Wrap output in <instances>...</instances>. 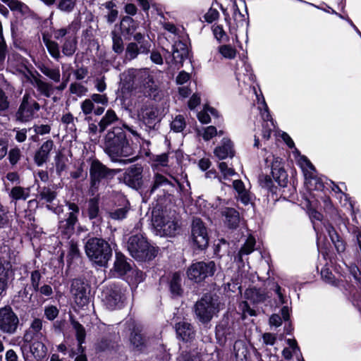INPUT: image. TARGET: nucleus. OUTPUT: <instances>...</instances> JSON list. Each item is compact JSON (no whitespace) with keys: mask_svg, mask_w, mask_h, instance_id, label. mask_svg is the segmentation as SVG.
Returning a JSON list of instances; mask_svg holds the SVG:
<instances>
[{"mask_svg":"<svg viewBox=\"0 0 361 361\" xmlns=\"http://www.w3.org/2000/svg\"><path fill=\"white\" fill-rule=\"evenodd\" d=\"M103 149L112 162L127 164L133 161V159H121L128 157L133 153L126 134L121 127L115 126L107 131L104 137Z\"/></svg>","mask_w":361,"mask_h":361,"instance_id":"nucleus-1","label":"nucleus"},{"mask_svg":"<svg viewBox=\"0 0 361 361\" xmlns=\"http://www.w3.org/2000/svg\"><path fill=\"white\" fill-rule=\"evenodd\" d=\"M271 175L260 174L258 178L259 185L267 202H276L279 200V187L285 188L288 183V173L281 163L279 157H273L271 163Z\"/></svg>","mask_w":361,"mask_h":361,"instance_id":"nucleus-2","label":"nucleus"},{"mask_svg":"<svg viewBox=\"0 0 361 361\" xmlns=\"http://www.w3.org/2000/svg\"><path fill=\"white\" fill-rule=\"evenodd\" d=\"M85 251L91 262L99 267H106L112 257V248L106 240L92 237L85 244Z\"/></svg>","mask_w":361,"mask_h":361,"instance_id":"nucleus-3","label":"nucleus"},{"mask_svg":"<svg viewBox=\"0 0 361 361\" xmlns=\"http://www.w3.org/2000/svg\"><path fill=\"white\" fill-rule=\"evenodd\" d=\"M127 249L134 259L140 262L152 260L157 255L156 249L141 234L133 235L129 238Z\"/></svg>","mask_w":361,"mask_h":361,"instance_id":"nucleus-4","label":"nucleus"},{"mask_svg":"<svg viewBox=\"0 0 361 361\" xmlns=\"http://www.w3.org/2000/svg\"><path fill=\"white\" fill-rule=\"evenodd\" d=\"M68 211L62 212L59 216L58 231L63 238L69 239L75 232V226L78 222L80 209L74 202H66Z\"/></svg>","mask_w":361,"mask_h":361,"instance_id":"nucleus-5","label":"nucleus"},{"mask_svg":"<svg viewBox=\"0 0 361 361\" xmlns=\"http://www.w3.org/2000/svg\"><path fill=\"white\" fill-rule=\"evenodd\" d=\"M90 179L92 188H97L102 183L112 179L119 169L108 168L97 159H90Z\"/></svg>","mask_w":361,"mask_h":361,"instance_id":"nucleus-6","label":"nucleus"},{"mask_svg":"<svg viewBox=\"0 0 361 361\" xmlns=\"http://www.w3.org/2000/svg\"><path fill=\"white\" fill-rule=\"evenodd\" d=\"M39 109V104L29 93L26 92L15 114V120L20 123L29 122L35 118V114Z\"/></svg>","mask_w":361,"mask_h":361,"instance_id":"nucleus-7","label":"nucleus"},{"mask_svg":"<svg viewBox=\"0 0 361 361\" xmlns=\"http://www.w3.org/2000/svg\"><path fill=\"white\" fill-rule=\"evenodd\" d=\"M142 172L143 167L140 164H134L126 169L123 179L126 185L144 194L147 179Z\"/></svg>","mask_w":361,"mask_h":361,"instance_id":"nucleus-8","label":"nucleus"},{"mask_svg":"<svg viewBox=\"0 0 361 361\" xmlns=\"http://www.w3.org/2000/svg\"><path fill=\"white\" fill-rule=\"evenodd\" d=\"M197 317L203 323L209 322L213 315L218 312V304L210 294H205L195 305Z\"/></svg>","mask_w":361,"mask_h":361,"instance_id":"nucleus-9","label":"nucleus"},{"mask_svg":"<svg viewBox=\"0 0 361 361\" xmlns=\"http://www.w3.org/2000/svg\"><path fill=\"white\" fill-rule=\"evenodd\" d=\"M20 326V319L11 307L0 308V332L6 335L16 334Z\"/></svg>","mask_w":361,"mask_h":361,"instance_id":"nucleus-10","label":"nucleus"},{"mask_svg":"<svg viewBox=\"0 0 361 361\" xmlns=\"http://www.w3.org/2000/svg\"><path fill=\"white\" fill-rule=\"evenodd\" d=\"M305 183L310 190L324 192L325 195L324 202L326 203L330 202L329 197H326L325 190H331L335 192H342L341 189L334 181L326 177L322 178L314 176L312 173H305Z\"/></svg>","mask_w":361,"mask_h":361,"instance_id":"nucleus-11","label":"nucleus"},{"mask_svg":"<svg viewBox=\"0 0 361 361\" xmlns=\"http://www.w3.org/2000/svg\"><path fill=\"white\" fill-rule=\"evenodd\" d=\"M214 271L215 263L214 262H198L190 265L187 270V275L189 279L199 283L207 277L212 276Z\"/></svg>","mask_w":361,"mask_h":361,"instance_id":"nucleus-12","label":"nucleus"},{"mask_svg":"<svg viewBox=\"0 0 361 361\" xmlns=\"http://www.w3.org/2000/svg\"><path fill=\"white\" fill-rule=\"evenodd\" d=\"M191 238L193 245L199 250H204L209 245L207 229L200 218H195L192 220Z\"/></svg>","mask_w":361,"mask_h":361,"instance_id":"nucleus-13","label":"nucleus"},{"mask_svg":"<svg viewBox=\"0 0 361 361\" xmlns=\"http://www.w3.org/2000/svg\"><path fill=\"white\" fill-rule=\"evenodd\" d=\"M24 361H44L47 349L41 341H35L30 346L23 344L20 347Z\"/></svg>","mask_w":361,"mask_h":361,"instance_id":"nucleus-14","label":"nucleus"},{"mask_svg":"<svg viewBox=\"0 0 361 361\" xmlns=\"http://www.w3.org/2000/svg\"><path fill=\"white\" fill-rule=\"evenodd\" d=\"M71 292L78 305L83 307L88 303L90 288L87 281L84 279H73L71 283Z\"/></svg>","mask_w":361,"mask_h":361,"instance_id":"nucleus-15","label":"nucleus"},{"mask_svg":"<svg viewBox=\"0 0 361 361\" xmlns=\"http://www.w3.org/2000/svg\"><path fill=\"white\" fill-rule=\"evenodd\" d=\"M102 300L109 310L121 308L123 302L121 289L116 286L107 287L102 293Z\"/></svg>","mask_w":361,"mask_h":361,"instance_id":"nucleus-16","label":"nucleus"},{"mask_svg":"<svg viewBox=\"0 0 361 361\" xmlns=\"http://www.w3.org/2000/svg\"><path fill=\"white\" fill-rule=\"evenodd\" d=\"M127 327L130 331V343L137 350H143L147 345V338L142 334V326L137 324L133 320H129L126 323Z\"/></svg>","mask_w":361,"mask_h":361,"instance_id":"nucleus-17","label":"nucleus"},{"mask_svg":"<svg viewBox=\"0 0 361 361\" xmlns=\"http://www.w3.org/2000/svg\"><path fill=\"white\" fill-rule=\"evenodd\" d=\"M240 216L239 212L234 208L227 207V238L228 236L229 230L234 232V239L239 241L243 237V233L238 229L240 223Z\"/></svg>","mask_w":361,"mask_h":361,"instance_id":"nucleus-18","label":"nucleus"},{"mask_svg":"<svg viewBox=\"0 0 361 361\" xmlns=\"http://www.w3.org/2000/svg\"><path fill=\"white\" fill-rule=\"evenodd\" d=\"M163 188L164 190H169V188H175V185L166 178L164 175L156 173L153 177L149 187L146 185L144 195L145 196L152 195L157 189Z\"/></svg>","mask_w":361,"mask_h":361,"instance_id":"nucleus-19","label":"nucleus"},{"mask_svg":"<svg viewBox=\"0 0 361 361\" xmlns=\"http://www.w3.org/2000/svg\"><path fill=\"white\" fill-rule=\"evenodd\" d=\"M142 120L149 130H157L161 121L159 117V110L153 106L147 107L142 110Z\"/></svg>","mask_w":361,"mask_h":361,"instance_id":"nucleus-20","label":"nucleus"},{"mask_svg":"<svg viewBox=\"0 0 361 361\" xmlns=\"http://www.w3.org/2000/svg\"><path fill=\"white\" fill-rule=\"evenodd\" d=\"M254 246L255 242L248 241L247 239L236 255L234 256L233 263L236 264L239 270L243 269L245 271V262H247L248 259L247 256L253 252Z\"/></svg>","mask_w":361,"mask_h":361,"instance_id":"nucleus-21","label":"nucleus"},{"mask_svg":"<svg viewBox=\"0 0 361 361\" xmlns=\"http://www.w3.org/2000/svg\"><path fill=\"white\" fill-rule=\"evenodd\" d=\"M54 147V141L51 139L47 140L42 144L34 155V161L37 166H42L49 161L50 152Z\"/></svg>","mask_w":361,"mask_h":361,"instance_id":"nucleus-22","label":"nucleus"},{"mask_svg":"<svg viewBox=\"0 0 361 361\" xmlns=\"http://www.w3.org/2000/svg\"><path fill=\"white\" fill-rule=\"evenodd\" d=\"M128 77L133 85L143 87L149 80H152V75L148 68H133L128 71Z\"/></svg>","mask_w":361,"mask_h":361,"instance_id":"nucleus-23","label":"nucleus"},{"mask_svg":"<svg viewBox=\"0 0 361 361\" xmlns=\"http://www.w3.org/2000/svg\"><path fill=\"white\" fill-rule=\"evenodd\" d=\"M245 298L253 305H258L264 302L268 295L264 289L256 287L249 288L245 290Z\"/></svg>","mask_w":361,"mask_h":361,"instance_id":"nucleus-24","label":"nucleus"},{"mask_svg":"<svg viewBox=\"0 0 361 361\" xmlns=\"http://www.w3.org/2000/svg\"><path fill=\"white\" fill-rule=\"evenodd\" d=\"M232 183L233 189L237 192L236 198L245 206L250 203L251 199L249 192L245 189L244 183L240 179L229 180Z\"/></svg>","mask_w":361,"mask_h":361,"instance_id":"nucleus-25","label":"nucleus"},{"mask_svg":"<svg viewBox=\"0 0 361 361\" xmlns=\"http://www.w3.org/2000/svg\"><path fill=\"white\" fill-rule=\"evenodd\" d=\"M41 75L37 73V75H32L33 84L37 91L46 97H50L54 90L53 85L41 79Z\"/></svg>","mask_w":361,"mask_h":361,"instance_id":"nucleus-26","label":"nucleus"},{"mask_svg":"<svg viewBox=\"0 0 361 361\" xmlns=\"http://www.w3.org/2000/svg\"><path fill=\"white\" fill-rule=\"evenodd\" d=\"M37 68L52 82L58 83L61 81V72L58 67L52 68L48 64L41 62L37 64Z\"/></svg>","mask_w":361,"mask_h":361,"instance_id":"nucleus-27","label":"nucleus"},{"mask_svg":"<svg viewBox=\"0 0 361 361\" xmlns=\"http://www.w3.org/2000/svg\"><path fill=\"white\" fill-rule=\"evenodd\" d=\"M138 27V23L130 16H124L120 23V28L122 35L126 39L133 35Z\"/></svg>","mask_w":361,"mask_h":361,"instance_id":"nucleus-28","label":"nucleus"},{"mask_svg":"<svg viewBox=\"0 0 361 361\" xmlns=\"http://www.w3.org/2000/svg\"><path fill=\"white\" fill-rule=\"evenodd\" d=\"M176 331L178 336L183 341H189L195 336V331L192 326L185 322H180L176 324Z\"/></svg>","mask_w":361,"mask_h":361,"instance_id":"nucleus-29","label":"nucleus"},{"mask_svg":"<svg viewBox=\"0 0 361 361\" xmlns=\"http://www.w3.org/2000/svg\"><path fill=\"white\" fill-rule=\"evenodd\" d=\"M188 50L187 45L181 41L176 42L172 49L173 60L176 63H183L188 57Z\"/></svg>","mask_w":361,"mask_h":361,"instance_id":"nucleus-30","label":"nucleus"},{"mask_svg":"<svg viewBox=\"0 0 361 361\" xmlns=\"http://www.w3.org/2000/svg\"><path fill=\"white\" fill-rule=\"evenodd\" d=\"M130 264L127 261L126 257L121 252L116 254L114 262V270L121 276L125 275L131 269Z\"/></svg>","mask_w":361,"mask_h":361,"instance_id":"nucleus-31","label":"nucleus"},{"mask_svg":"<svg viewBox=\"0 0 361 361\" xmlns=\"http://www.w3.org/2000/svg\"><path fill=\"white\" fill-rule=\"evenodd\" d=\"M326 230L337 252L339 253L343 252L345 250V246L334 227L329 224L326 226Z\"/></svg>","mask_w":361,"mask_h":361,"instance_id":"nucleus-32","label":"nucleus"},{"mask_svg":"<svg viewBox=\"0 0 361 361\" xmlns=\"http://www.w3.org/2000/svg\"><path fill=\"white\" fill-rule=\"evenodd\" d=\"M171 217L165 215L163 212L156 211L152 212V222L157 232L160 235L166 223Z\"/></svg>","mask_w":361,"mask_h":361,"instance_id":"nucleus-33","label":"nucleus"},{"mask_svg":"<svg viewBox=\"0 0 361 361\" xmlns=\"http://www.w3.org/2000/svg\"><path fill=\"white\" fill-rule=\"evenodd\" d=\"M118 121V117L112 109H108L99 123V133L104 132L110 125Z\"/></svg>","mask_w":361,"mask_h":361,"instance_id":"nucleus-34","label":"nucleus"},{"mask_svg":"<svg viewBox=\"0 0 361 361\" xmlns=\"http://www.w3.org/2000/svg\"><path fill=\"white\" fill-rule=\"evenodd\" d=\"M181 281L180 274L177 272L173 274L169 281V290L173 296H180L183 294V290L181 286Z\"/></svg>","mask_w":361,"mask_h":361,"instance_id":"nucleus-35","label":"nucleus"},{"mask_svg":"<svg viewBox=\"0 0 361 361\" xmlns=\"http://www.w3.org/2000/svg\"><path fill=\"white\" fill-rule=\"evenodd\" d=\"M166 224L164 226L163 231H161L160 235L161 236H174L176 235L179 230H180V224L178 221L175 219H171L166 223Z\"/></svg>","mask_w":361,"mask_h":361,"instance_id":"nucleus-36","label":"nucleus"},{"mask_svg":"<svg viewBox=\"0 0 361 361\" xmlns=\"http://www.w3.org/2000/svg\"><path fill=\"white\" fill-rule=\"evenodd\" d=\"M71 324L75 331L76 339L78 342V350H81L82 352L84 351V348L82 344L84 343L86 336L85 329L82 324L75 320H72Z\"/></svg>","mask_w":361,"mask_h":361,"instance_id":"nucleus-37","label":"nucleus"},{"mask_svg":"<svg viewBox=\"0 0 361 361\" xmlns=\"http://www.w3.org/2000/svg\"><path fill=\"white\" fill-rule=\"evenodd\" d=\"M139 54H142L140 46L135 42H130L127 44L125 52V61H130L137 57Z\"/></svg>","mask_w":361,"mask_h":361,"instance_id":"nucleus-38","label":"nucleus"},{"mask_svg":"<svg viewBox=\"0 0 361 361\" xmlns=\"http://www.w3.org/2000/svg\"><path fill=\"white\" fill-rule=\"evenodd\" d=\"M235 361H247L248 351L240 341H237L233 345Z\"/></svg>","mask_w":361,"mask_h":361,"instance_id":"nucleus-39","label":"nucleus"},{"mask_svg":"<svg viewBox=\"0 0 361 361\" xmlns=\"http://www.w3.org/2000/svg\"><path fill=\"white\" fill-rule=\"evenodd\" d=\"M99 201L97 197L90 198L87 205V215L90 220L97 219L99 216Z\"/></svg>","mask_w":361,"mask_h":361,"instance_id":"nucleus-40","label":"nucleus"},{"mask_svg":"<svg viewBox=\"0 0 361 361\" xmlns=\"http://www.w3.org/2000/svg\"><path fill=\"white\" fill-rule=\"evenodd\" d=\"M130 207L125 205L108 212V216L114 221H122L127 217Z\"/></svg>","mask_w":361,"mask_h":361,"instance_id":"nucleus-41","label":"nucleus"},{"mask_svg":"<svg viewBox=\"0 0 361 361\" xmlns=\"http://www.w3.org/2000/svg\"><path fill=\"white\" fill-rule=\"evenodd\" d=\"M77 49V40L75 37H68L62 45V53L66 56H71Z\"/></svg>","mask_w":361,"mask_h":361,"instance_id":"nucleus-42","label":"nucleus"},{"mask_svg":"<svg viewBox=\"0 0 361 361\" xmlns=\"http://www.w3.org/2000/svg\"><path fill=\"white\" fill-rule=\"evenodd\" d=\"M43 42L49 53V54L56 61L61 58V54L59 50V46L55 41L50 40L43 37Z\"/></svg>","mask_w":361,"mask_h":361,"instance_id":"nucleus-43","label":"nucleus"},{"mask_svg":"<svg viewBox=\"0 0 361 361\" xmlns=\"http://www.w3.org/2000/svg\"><path fill=\"white\" fill-rule=\"evenodd\" d=\"M11 262L4 257H0V279L8 281L9 274L12 272Z\"/></svg>","mask_w":361,"mask_h":361,"instance_id":"nucleus-44","label":"nucleus"},{"mask_svg":"<svg viewBox=\"0 0 361 361\" xmlns=\"http://www.w3.org/2000/svg\"><path fill=\"white\" fill-rule=\"evenodd\" d=\"M111 35L113 42V51L118 54H121L124 50L123 41L122 37L115 31H112Z\"/></svg>","mask_w":361,"mask_h":361,"instance_id":"nucleus-45","label":"nucleus"},{"mask_svg":"<svg viewBox=\"0 0 361 361\" xmlns=\"http://www.w3.org/2000/svg\"><path fill=\"white\" fill-rule=\"evenodd\" d=\"M10 196L16 200H25L29 196V189H25L20 186L13 187L11 190Z\"/></svg>","mask_w":361,"mask_h":361,"instance_id":"nucleus-46","label":"nucleus"},{"mask_svg":"<svg viewBox=\"0 0 361 361\" xmlns=\"http://www.w3.org/2000/svg\"><path fill=\"white\" fill-rule=\"evenodd\" d=\"M80 255V252L78 248L77 243L73 240L70 241L69 248L67 255V262L71 264L73 259H78Z\"/></svg>","mask_w":361,"mask_h":361,"instance_id":"nucleus-47","label":"nucleus"},{"mask_svg":"<svg viewBox=\"0 0 361 361\" xmlns=\"http://www.w3.org/2000/svg\"><path fill=\"white\" fill-rule=\"evenodd\" d=\"M143 87L147 91L149 95L152 97L154 99H157L158 97H160L159 94V88L157 84L155 83L154 80V78H152V80H149Z\"/></svg>","mask_w":361,"mask_h":361,"instance_id":"nucleus-48","label":"nucleus"},{"mask_svg":"<svg viewBox=\"0 0 361 361\" xmlns=\"http://www.w3.org/2000/svg\"><path fill=\"white\" fill-rule=\"evenodd\" d=\"M114 347V342L107 338H102L95 345V350L97 353L105 352L113 349Z\"/></svg>","mask_w":361,"mask_h":361,"instance_id":"nucleus-49","label":"nucleus"},{"mask_svg":"<svg viewBox=\"0 0 361 361\" xmlns=\"http://www.w3.org/2000/svg\"><path fill=\"white\" fill-rule=\"evenodd\" d=\"M4 4L13 11H18L22 13H25L28 9L27 6L18 0H2Z\"/></svg>","mask_w":361,"mask_h":361,"instance_id":"nucleus-50","label":"nucleus"},{"mask_svg":"<svg viewBox=\"0 0 361 361\" xmlns=\"http://www.w3.org/2000/svg\"><path fill=\"white\" fill-rule=\"evenodd\" d=\"M133 39L135 41V42L140 46L142 53L147 54L149 52L150 44L147 41L145 40L144 35L142 33L137 32L134 35Z\"/></svg>","mask_w":361,"mask_h":361,"instance_id":"nucleus-51","label":"nucleus"},{"mask_svg":"<svg viewBox=\"0 0 361 361\" xmlns=\"http://www.w3.org/2000/svg\"><path fill=\"white\" fill-rule=\"evenodd\" d=\"M185 126L186 124L184 117L181 115H178L176 116L173 121L171 122V128L174 132L180 133L184 130Z\"/></svg>","mask_w":361,"mask_h":361,"instance_id":"nucleus-52","label":"nucleus"},{"mask_svg":"<svg viewBox=\"0 0 361 361\" xmlns=\"http://www.w3.org/2000/svg\"><path fill=\"white\" fill-rule=\"evenodd\" d=\"M76 4V0H59L58 8L66 13H71L73 11Z\"/></svg>","mask_w":361,"mask_h":361,"instance_id":"nucleus-53","label":"nucleus"},{"mask_svg":"<svg viewBox=\"0 0 361 361\" xmlns=\"http://www.w3.org/2000/svg\"><path fill=\"white\" fill-rule=\"evenodd\" d=\"M197 133L199 135H201L204 140L208 141L217 134V131L214 126H210L202 128V130H198Z\"/></svg>","mask_w":361,"mask_h":361,"instance_id":"nucleus-54","label":"nucleus"},{"mask_svg":"<svg viewBox=\"0 0 361 361\" xmlns=\"http://www.w3.org/2000/svg\"><path fill=\"white\" fill-rule=\"evenodd\" d=\"M253 90H254V92H255V94H256V97H257L258 104H262L263 108H264V111L266 113V118H267V120L273 122V118H272L271 113L269 111L268 105H267V102L265 101V99H264L262 92H260V94H258L257 91H256V88L253 87Z\"/></svg>","mask_w":361,"mask_h":361,"instance_id":"nucleus-55","label":"nucleus"},{"mask_svg":"<svg viewBox=\"0 0 361 361\" xmlns=\"http://www.w3.org/2000/svg\"><path fill=\"white\" fill-rule=\"evenodd\" d=\"M70 92L78 97L85 95L87 92V88L81 83L73 82L70 85Z\"/></svg>","mask_w":361,"mask_h":361,"instance_id":"nucleus-56","label":"nucleus"},{"mask_svg":"<svg viewBox=\"0 0 361 361\" xmlns=\"http://www.w3.org/2000/svg\"><path fill=\"white\" fill-rule=\"evenodd\" d=\"M42 274L39 270L32 271L30 274V286L34 291L39 289Z\"/></svg>","mask_w":361,"mask_h":361,"instance_id":"nucleus-57","label":"nucleus"},{"mask_svg":"<svg viewBox=\"0 0 361 361\" xmlns=\"http://www.w3.org/2000/svg\"><path fill=\"white\" fill-rule=\"evenodd\" d=\"M10 104V101L6 92L0 88V115L9 109Z\"/></svg>","mask_w":361,"mask_h":361,"instance_id":"nucleus-58","label":"nucleus"},{"mask_svg":"<svg viewBox=\"0 0 361 361\" xmlns=\"http://www.w3.org/2000/svg\"><path fill=\"white\" fill-rule=\"evenodd\" d=\"M21 157L20 149L16 147L8 152V160L11 165H16Z\"/></svg>","mask_w":361,"mask_h":361,"instance_id":"nucleus-59","label":"nucleus"},{"mask_svg":"<svg viewBox=\"0 0 361 361\" xmlns=\"http://www.w3.org/2000/svg\"><path fill=\"white\" fill-rule=\"evenodd\" d=\"M240 308L242 311L243 318H245L247 315H249L251 317H254V316L257 315L256 311L253 308H251L250 304L248 303V302L247 300L243 301L240 304Z\"/></svg>","mask_w":361,"mask_h":361,"instance_id":"nucleus-60","label":"nucleus"},{"mask_svg":"<svg viewBox=\"0 0 361 361\" xmlns=\"http://www.w3.org/2000/svg\"><path fill=\"white\" fill-rule=\"evenodd\" d=\"M30 329L32 331L33 334L36 336H42L41 331L42 329V320L39 318H35L30 324Z\"/></svg>","mask_w":361,"mask_h":361,"instance_id":"nucleus-61","label":"nucleus"},{"mask_svg":"<svg viewBox=\"0 0 361 361\" xmlns=\"http://www.w3.org/2000/svg\"><path fill=\"white\" fill-rule=\"evenodd\" d=\"M41 199L46 200L47 202H51L56 197V193L49 188H44L39 192Z\"/></svg>","mask_w":361,"mask_h":361,"instance_id":"nucleus-62","label":"nucleus"},{"mask_svg":"<svg viewBox=\"0 0 361 361\" xmlns=\"http://www.w3.org/2000/svg\"><path fill=\"white\" fill-rule=\"evenodd\" d=\"M321 276L327 283L336 286L335 277L328 268H323L321 271Z\"/></svg>","mask_w":361,"mask_h":361,"instance_id":"nucleus-63","label":"nucleus"},{"mask_svg":"<svg viewBox=\"0 0 361 361\" xmlns=\"http://www.w3.org/2000/svg\"><path fill=\"white\" fill-rule=\"evenodd\" d=\"M212 32L214 38L220 44L222 42V39L225 35V31L222 25H214L212 26Z\"/></svg>","mask_w":361,"mask_h":361,"instance_id":"nucleus-64","label":"nucleus"}]
</instances>
